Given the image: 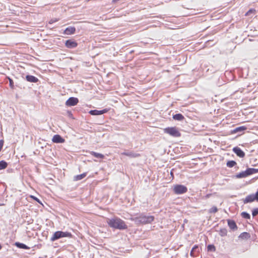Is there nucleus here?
<instances>
[{
	"label": "nucleus",
	"instance_id": "nucleus-1",
	"mask_svg": "<svg viewBox=\"0 0 258 258\" xmlns=\"http://www.w3.org/2000/svg\"><path fill=\"white\" fill-rule=\"evenodd\" d=\"M107 223L110 227L114 229L123 230L127 228V226L125 222L117 217L108 218L107 219Z\"/></svg>",
	"mask_w": 258,
	"mask_h": 258
},
{
	"label": "nucleus",
	"instance_id": "nucleus-2",
	"mask_svg": "<svg viewBox=\"0 0 258 258\" xmlns=\"http://www.w3.org/2000/svg\"><path fill=\"white\" fill-rule=\"evenodd\" d=\"M154 219V217L152 216L141 215L138 217L135 218L134 220L136 223L140 224L150 223Z\"/></svg>",
	"mask_w": 258,
	"mask_h": 258
},
{
	"label": "nucleus",
	"instance_id": "nucleus-3",
	"mask_svg": "<svg viewBox=\"0 0 258 258\" xmlns=\"http://www.w3.org/2000/svg\"><path fill=\"white\" fill-rule=\"evenodd\" d=\"M72 235L70 232L58 231L54 233V234L50 238V240L51 241H54L60 238L72 237Z\"/></svg>",
	"mask_w": 258,
	"mask_h": 258
},
{
	"label": "nucleus",
	"instance_id": "nucleus-4",
	"mask_svg": "<svg viewBox=\"0 0 258 258\" xmlns=\"http://www.w3.org/2000/svg\"><path fill=\"white\" fill-rule=\"evenodd\" d=\"M173 192L176 195H181L187 192V187L181 184H175L172 187Z\"/></svg>",
	"mask_w": 258,
	"mask_h": 258
},
{
	"label": "nucleus",
	"instance_id": "nucleus-5",
	"mask_svg": "<svg viewBox=\"0 0 258 258\" xmlns=\"http://www.w3.org/2000/svg\"><path fill=\"white\" fill-rule=\"evenodd\" d=\"M165 133L168 134L174 137L180 136V134L175 127H167L164 129Z\"/></svg>",
	"mask_w": 258,
	"mask_h": 258
},
{
	"label": "nucleus",
	"instance_id": "nucleus-6",
	"mask_svg": "<svg viewBox=\"0 0 258 258\" xmlns=\"http://www.w3.org/2000/svg\"><path fill=\"white\" fill-rule=\"evenodd\" d=\"M79 100L77 98L70 97L66 102V105L68 106H73L77 104Z\"/></svg>",
	"mask_w": 258,
	"mask_h": 258
},
{
	"label": "nucleus",
	"instance_id": "nucleus-7",
	"mask_svg": "<svg viewBox=\"0 0 258 258\" xmlns=\"http://www.w3.org/2000/svg\"><path fill=\"white\" fill-rule=\"evenodd\" d=\"M65 45L68 48H75L78 46V43L72 39H69L65 42Z\"/></svg>",
	"mask_w": 258,
	"mask_h": 258
},
{
	"label": "nucleus",
	"instance_id": "nucleus-8",
	"mask_svg": "<svg viewBox=\"0 0 258 258\" xmlns=\"http://www.w3.org/2000/svg\"><path fill=\"white\" fill-rule=\"evenodd\" d=\"M108 109H104L101 110H92L89 111V113L92 115H99L107 112Z\"/></svg>",
	"mask_w": 258,
	"mask_h": 258
},
{
	"label": "nucleus",
	"instance_id": "nucleus-9",
	"mask_svg": "<svg viewBox=\"0 0 258 258\" xmlns=\"http://www.w3.org/2000/svg\"><path fill=\"white\" fill-rule=\"evenodd\" d=\"M52 141L55 143H62L65 140L60 135H55L53 137Z\"/></svg>",
	"mask_w": 258,
	"mask_h": 258
},
{
	"label": "nucleus",
	"instance_id": "nucleus-10",
	"mask_svg": "<svg viewBox=\"0 0 258 258\" xmlns=\"http://www.w3.org/2000/svg\"><path fill=\"white\" fill-rule=\"evenodd\" d=\"M233 151L239 157L243 158L245 156L244 152L239 147H234Z\"/></svg>",
	"mask_w": 258,
	"mask_h": 258
},
{
	"label": "nucleus",
	"instance_id": "nucleus-11",
	"mask_svg": "<svg viewBox=\"0 0 258 258\" xmlns=\"http://www.w3.org/2000/svg\"><path fill=\"white\" fill-rule=\"evenodd\" d=\"M76 28L75 27L70 26L67 27L64 31V34L66 35H71L75 33Z\"/></svg>",
	"mask_w": 258,
	"mask_h": 258
},
{
	"label": "nucleus",
	"instance_id": "nucleus-12",
	"mask_svg": "<svg viewBox=\"0 0 258 258\" xmlns=\"http://www.w3.org/2000/svg\"><path fill=\"white\" fill-rule=\"evenodd\" d=\"M256 197L254 196V194H251L247 196L243 201L244 204L251 203L253 202L255 199Z\"/></svg>",
	"mask_w": 258,
	"mask_h": 258
},
{
	"label": "nucleus",
	"instance_id": "nucleus-13",
	"mask_svg": "<svg viewBox=\"0 0 258 258\" xmlns=\"http://www.w3.org/2000/svg\"><path fill=\"white\" fill-rule=\"evenodd\" d=\"M227 223L228 226L231 229L235 230L237 229V226L234 221L232 220H228Z\"/></svg>",
	"mask_w": 258,
	"mask_h": 258
},
{
	"label": "nucleus",
	"instance_id": "nucleus-14",
	"mask_svg": "<svg viewBox=\"0 0 258 258\" xmlns=\"http://www.w3.org/2000/svg\"><path fill=\"white\" fill-rule=\"evenodd\" d=\"M121 154L128 156L131 158H136L140 156L139 154L135 153L133 152H124L121 153Z\"/></svg>",
	"mask_w": 258,
	"mask_h": 258
},
{
	"label": "nucleus",
	"instance_id": "nucleus-15",
	"mask_svg": "<svg viewBox=\"0 0 258 258\" xmlns=\"http://www.w3.org/2000/svg\"><path fill=\"white\" fill-rule=\"evenodd\" d=\"M26 78V80L30 82L36 83L38 81L37 78L31 75H27Z\"/></svg>",
	"mask_w": 258,
	"mask_h": 258
},
{
	"label": "nucleus",
	"instance_id": "nucleus-16",
	"mask_svg": "<svg viewBox=\"0 0 258 258\" xmlns=\"http://www.w3.org/2000/svg\"><path fill=\"white\" fill-rule=\"evenodd\" d=\"M248 176L247 170H246L244 171H242L236 175V177L238 178H244Z\"/></svg>",
	"mask_w": 258,
	"mask_h": 258
},
{
	"label": "nucleus",
	"instance_id": "nucleus-17",
	"mask_svg": "<svg viewBox=\"0 0 258 258\" xmlns=\"http://www.w3.org/2000/svg\"><path fill=\"white\" fill-rule=\"evenodd\" d=\"M90 154L97 158L103 159L104 158V155L102 154H100V153H96V152L92 151L90 152Z\"/></svg>",
	"mask_w": 258,
	"mask_h": 258
},
{
	"label": "nucleus",
	"instance_id": "nucleus-18",
	"mask_svg": "<svg viewBox=\"0 0 258 258\" xmlns=\"http://www.w3.org/2000/svg\"><path fill=\"white\" fill-rule=\"evenodd\" d=\"M173 118L177 120H182L184 119V116L180 113L176 114L173 116Z\"/></svg>",
	"mask_w": 258,
	"mask_h": 258
},
{
	"label": "nucleus",
	"instance_id": "nucleus-19",
	"mask_svg": "<svg viewBox=\"0 0 258 258\" xmlns=\"http://www.w3.org/2000/svg\"><path fill=\"white\" fill-rule=\"evenodd\" d=\"M86 176V173H83L81 174L76 175L74 177V180L76 181L80 180L84 178Z\"/></svg>",
	"mask_w": 258,
	"mask_h": 258
},
{
	"label": "nucleus",
	"instance_id": "nucleus-20",
	"mask_svg": "<svg viewBox=\"0 0 258 258\" xmlns=\"http://www.w3.org/2000/svg\"><path fill=\"white\" fill-rule=\"evenodd\" d=\"M15 245L18 247L20 248L26 249H28L29 248V247L28 246H27L26 245H25L23 243H22L16 242L15 243Z\"/></svg>",
	"mask_w": 258,
	"mask_h": 258
},
{
	"label": "nucleus",
	"instance_id": "nucleus-21",
	"mask_svg": "<svg viewBox=\"0 0 258 258\" xmlns=\"http://www.w3.org/2000/svg\"><path fill=\"white\" fill-rule=\"evenodd\" d=\"M239 237L241 239H248L250 237V234L247 232H243L240 234Z\"/></svg>",
	"mask_w": 258,
	"mask_h": 258
},
{
	"label": "nucleus",
	"instance_id": "nucleus-22",
	"mask_svg": "<svg viewBox=\"0 0 258 258\" xmlns=\"http://www.w3.org/2000/svg\"><path fill=\"white\" fill-rule=\"evenodd\" d=\"M248 175L258 173V169L248 168L247 169Z\"/></svg>",
	"mask_w": 258,
	"mask_h": 258
},
{
	"label": "nucleus",
	"instance_id": "nucleus-23",
	"mask_svg": "<svg viewBox=\"0 0 258 258\" xmlns=\"http://www.w3.org/2000/svg\"><path fill=\"white\" fill-rule=\"evenodd\" d=\"M8 164L5 161H0V170H2L5 169L7 167Z\"/></svg>",
	"mask_w": 258,
	"mask_h": 258
},
{
	"label": "nucleus",
	"instance_id": "nucleus-24",
	"mask_svg": "<svg viewBox=\"0 0 258 258\" xmlns=\"http://www.w3.org/2000/svg\"><path fill=\"white\" fill-rule=\"evenodd\" d=\"M236 164V163L234 161H229L227 162V164H226L227 166L230 168H231V167L234 166Z\"/></svg>",
	"mask_w": 258,
	"mask_h": 258
},
{
	"label": "nucleus",
	"instance_id": "nucleus-25",
	"mask_svg": "<svg viewBox=\"0 0 258 258\" xmlns=\"http://www.w3.org/2000/svg\"><path fill=\"white\" fill-rule=\"evenodd\" d=\"M241 216L243 218L247 219H249L250 218V215L248 213L245 212H243L241 213Z\"/></svg>",
	"mask_w": 258,
	"mask_h": 258
},
{
	"label": "nucleus",
	"instance_id": "nucleus-26",
	"mask_svg": "<svg viewBox=\"0 0 258 258\" xmlns=\"http://www.w3.org/2000/svg\"><path fill=\"white\" fill-rule=\"evenodd\" d=\"M227 230L225 229H221L220 231V235L221 236H226L227 235Z\"/></svg>",
	"mask_w": 258,
	"mask_h": 258
},
{
	"label": "nucleus",
	"instance_id": "nucleus-27",
	"mask_svg": "<svg viewBox=\"0 0 258 258\" xmlns=\"http://www.w3.org/2000/svg\"><path fill=\"white\" fill-rule=\"evenodd\" d=\"M199 248H198V246H196L195 245L191 249V251H190V255L191 256H195V251H196L197 249H198Z\"/></svg>",
	"mask_w": 258,
	"mask_h": 258
},
{
	"label": "nucleus",
	"instance_id": "nucleus-28",
	"mask_svg": "<svg viewBox=\"0 0 258 258\" xmlns=\"http://www.w3.org/2000/svg\"><path fill=\"white\" fill-rule=\"evenodd\" d=\"M218 211V209L216 207H213L209 210L210 213H216Z\"/></svg>",
	"mask_w": 258,
	"mask_h": 258
},
{
	"label": "nucleus",
	"instance_id": "nucleus-29",
	"mask_svg": "<svg viewBox=\"0 0 258 258\" xmlns=\"http://www.w3.org/2000/svg\"><path fill=\"white\" fill-rule=\"evenodd\" d=\"M208 250H211V251H215V247L213 245H209L208 246Z\"/></svg>",
	"mask_w": 258,
	"mask_h": 258
},
{
	"label": "nucleus",
	"instance_id": "nucleus-30",
	"mask_svg": "<svg viewBox=\"0 0 258 258\" xmlns=\"http://www.w3.org/2000/svg\"><path fill=\"white\" fill-rule=\"evenodd\" d=\"M252 215L253 217L258 215V208L254 209L252 211Z\"/></svg>",
	"mask_w": 258,
	"mask_h": 258
},
{
	"label": "nucleus",
	"instance_id": "nucleus-31",
	"mask_svg": "<svg viewBox=\"0 0 258 258\" xmlns=\"http://www.w3.org/2000/svg\"><path fill=\"white\" fill-rule=\"evenodd\" d=\"M255 12V10L254 9H250L248 10V11L246 13V15H249L251 13H254Z\"/></svg>",
	"mask_w": 258,
	"mask_h": 258
},
{
	"label": "nucleus",
	"instance_id": "nucleus-32",
	"mask_svg": "<svg viewBox=\"0 0 258 258\" xmlns=\"http://www.w3.org/2000/svg\"><path fill=\"white\" fill-rule=\"evenodd\" d=\"M9 82H10V86L11 88H13L14 87V83H13V80L10 79V78H9Z\"/></svg>",
	"mask_w": 258,
	"mask_h": 258
},
{
	"label": "nucleus",
	"instance_id": "nucleus-33",
	"mask_svg": "<svg viewBox=\"0 0 258 258\" xmlns=\"http://www.w3.org/2000/svg\"><path fill=\"white\" fill-rule=\"evenodd\" d=\"M3 145H4V141L3 140H0V151L2 150Z\"/></svg>",
	"mask_w": 258,
	"mask_h": 258
},
{
	"label": "nucleus",
	"instance_id": "nucleus-34",
	"mask_svg": "<svg viewBox=\"0 0 258 258\" xmlns=\"http://www.w3.org/2000/svg\"><path fill=\"white\" fill-rule=\"evenodd\" d=\"M254 196L256 197V201H258V191L255 193V194H254Z\"/></svg>",
	"mask_w": 258,
	"mask_h": 258
},
{
	"label": "nucleus",
	"instance_id": "nucleus-35",
	"mask_svg": "<svg viewBox=\"0 0 258 258\" xmlns=\"http://www.w3.org/2000/svg\"><path fill=\"white\" fill-rule=\"evenodd\" d=\"M31 197L32 198H33L34 200H35V201H37L39 203V200L37 198H36V197H35L34 196H31Z\"/></svg>",
	"mask_w": 258,
	"mask_h": 258
},
{
	"label": "nucleus",
	"instance_id": "nucleus-36",
	"mask_svg": "<svg viewBox=\"0 0 258 258\" xmlns=\"http://www.w3.org/2000/svg\"><path fill=\"white\" fill-rule=\"evenodd\" d=\"M56 21H57V20H51L49 21V24H52V23H54V22H56Z\"/></svg>",
	"mask_w": 258,
	"mask_h": 258
},
{
	"label": "nucleus",
	"instance_id": "nucleus-37",
	"mask_svg": "<svg viewBox=\"0 0 258 258\" xmlns=\"http://www.w3.org/2000/svg\"><path fill=\"white\" fill-rule=\"evenodd\" d=\"M241 128H242L243 130H244V129H245V127H239V128H237V130H241Z\"/></svg>",
	"mask_w": 258,
	"mask_h": 258
}]
</instances>
